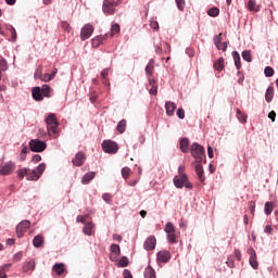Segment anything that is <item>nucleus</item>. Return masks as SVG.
Instances as JSON below:
<instances>
[{
  "mask_svg": "<svg viewBox=\"0 0 278 278\" xmlns=\"http://www.w3.org/2000/svg\"><path fill=\"white\" fill-rule=\"evenodd\" d=\"M130 173H131V169L129 167L122 168V176L124 179H129Z\"/></svg>",
  "mask_w": 278,
  "mask_h": 278,
  "instance_id": "49530a36",
  "label": "nucleus"
},
{
  "mask_svg": "<svg viewBox=\"0 0 278 278\" xmlns=\"http://www.w3.org/2000/svg\"><path fill=\"white\" fill-rule=\"evenodd\" d=\"M118 5V2H112L110 0H104L103 1V7H102V10L104 12V14H109V15H112V14H115L116 13V7Z\"/></svg>",
  "mask_w": 278,
  "mask_h": 278,
  "instance_id": "0eeeda50",
  "label": "nucleus"
},
{
  "mask_svg": "<svg viewBox=\"0 0 278 278\" xmlns=\"http://www.w3.org/2000/svg\"><path fill=\"white\" fill-rule=\"evenodd\" d=\"M116 129L119 134H125V129H127V121L122 119L118 122Z\"/></svg>",
  "mask_w": 278,
  "mask_h": 278,
  "instance_id": "72a5a7b5",
  "label": "nucleus"
},
{
  "mask_svg": "<svg viewBox=\"0 0 278 278\" xmlns=\"http://www.w3.org/2000/svg\"><path fill=\"white\" fill-rule=\"evenodd\" d=\"M41 160H42V156H40V154H36L33 156L34 164H38V162H40Z\"/></svg>",
  "mask_w": 278,
  "mask_h": 278,
  "instance_id": "774afa93",
  "label": "nucleus"
},
{
  "mask_svg": "<svg viewBox=\"0 0 278 278\" xmlns=\"http://www.w3.org/2000/svg\"><path fill=\"white\" fill-rule=\"evenodd\" d=\"M48 135L51 138H54L55 134H58V128L60 127V123L58 122V117L54 113H50L46 118Z\"/></svg>",
  "mask_w": 278,
  "mask_h": 278,
  "instance_id": "f03ea898",
  "label": "nucleus"
},
{
  "mask_svg": "<svg viewBox=\"0 0 278 278\" xmlns=\"http://www.w3.org/2000/svg\"><path fill=\"white\" fill-rule=\"evenodd\" d=\"M220 36H223V34H219V35H215L214 36V38H213V40H214V45L216 46V47H218L222 42H220Z\"/></svg>",
  "mask_w": 278,
  "mask_h": 278,
  "instance_id": "4d7b16f0",
  "label": "nucleus"
},
{
  "mask_svg": "<svg viewBox=\"0 0 278 278\" xmlns=\"http://www.w3.org/2000/svg\"><path fill=\"white\" fill-rule=\"evenodd\" d=\"M40 75H42V65H40L34 74L35 79H40Z\"/></svg>",
  "mask_w": 278,
  "mask_h": 278,
  "instance_id": "6e6d98bb",
  "label": "nucleus"
},
{
  "mask_svg": "<svg viewBox=\"0 0 278 278\" xmlns=\"http://www.w3.org/2000/svg\"><path fill=\"white\" fill-rule=\"evenodd\" d=\"M46 168H47V164L45 163L39 164V166L37 167V175H39V178L42 176Z\"/></svg>",
  "mask_w": 278,
  "mask_h": 278,
  "instance_id": "a18cd8bd",
  "label": "nucleus"
},
{
  "mask_svg": "<svg viewBox=\"0 0 278 278\" xmlns=\"http://www.w3.org/2000/svg\"><path fill=\"white\" fill-rule=\"evenodd\" d=\"M148 81L149 93L153 96L157 94V80H155V78H150Z\"/></svg>",
  "mask_w": 278,
  "mask_h": 278,
  "instance_id": "f3484780",
  "label": "nucleus"
},
{
  "mask_svg": "<svg viewBox=\"0 0 278 278\" xmlns=\"http://www.w3.org/2000/svg\"><path fill=\"white\" fill-rule=\"evenodd\" d=\"M248 8L251 12H260V5L254 0L249 1Z\"/></svg>",
  "mask_w": 278,
  "mask_h": 278,
  "instance_id": "c9c22d12",
  "label": "nucleus"
},
{
  "mask_svg": "<svg viewBox=\"0 0 278 278\" xmlns=\"http://www.w3.org/2000/svg\"><path fill=\"white\" fill-rule=\"evenodd\" d=\"M180 151L182 153H190V140L188 138H182L180 140Z\"/></svg>",
  "mask_w": 278,
  "mask_h": 278,
  "instance_id": "5701e85b",
  "label": "nucleus"
},
{
  "mask_svg": "<svg viewBox=\"0 0 278 278\" xmlns=\"http://www.w3.org/2000/svg\"><path fill=\"white\" fill-rule=\"evenodd\" d=\"M237 118L244 125L247 123L248 115L245 113H242L240 109H237Z\"/></svg>",
  "mask_w": 278,
  "mask_h": 278,
  "instance_id": "e433bc0d",
  "label": "nucleus"
},
{
  "mask_svg": "<svg viewBox=\"0 0 278 278\" xmlns=\"http://www.w3.org/2000/svg\"><path fill=\"white\" fill-rule=\"evenodd\" d=\"M178 177H188V175H186V166L180 165L178 167Z\"/></svg>",
  "mask_w": 278,
  "mask_h": 278,
  "instance_id": "8fccbe9b",
  "label": "nucleus"
},
{
  "mask_svg": "<svg viewBox=\"0 0 278 278\" xmlns=\"http://www.w3.org/2000/svg\"><path fill=\"white\" fill-rule=\"evenodd\" d=\"M31 94L35 101H42V99H45L40 87H34L31 90Z\"/></svg>",
  "mask_w": 278,
  "mask_h": 278,
  "instance_id": "412c9836",
  "label": "nucleus"
},
{
  "mask_svg": "<svg viewBox=\"0 0 278 278\" xmlns=\"http://www.w3.org/2000/svg\"><path fill=\"white\" fill-rule=\"evenodd\" d=\"M155 71V67L153 66V62H150L147 66H146V74L149 79H153V72Z\"/></svg>",
  "mask_w": 278,
  "mask_h": 278,
  "instance_id": "c756f323",
  "label": "nucleus"
},
{
  "mask_svg": "<svg viewBox=\"0 0 278 278\" xmlns=\"http://www.w3.org/2000/svg\"><path fill=\"white\" fill-rule=\"evenodd\" d=\"M39 79H40L41 81H46V83L53 80V79L51 78V74H43V75L41 74V75L39 76Z\"/></svg>",
  "mask_w": 278,
  "mask_h": 278,
  "instance_id": "3c124183",
  "label": "nucleus"
},
{
  "mask_svg": "<svg viewBox=\"0 0 278 278\" xmlns=\"http://www.w3.org/2000/svg\"><path fill=\"white\" fill-rule=\"evenodd\" d=\"M41 94H43V97H47V98L51 97V86L43 85L41 87Z\"/></svg>",
  "mask_w": 278,
  "mask_h": 278,
  "instance_id": "58836bf2",
  "label": "nucleus"
},
{
  "mask_svg": "<svg viewBox=\"0 0 278 278\" xmlns=\"http://www.w3.org/2000/svg\"><path fill=\"white\" fill-rule=\"evenodd\" d=\"M156 260L161 262V264H168V262H170V252L167 250L157 252Z\"/></svg>",
  "mask_w": 278,
  "mask_h": 278,
  "instance_id": "ddd939ff",
  "label": "nucleus"
},
{
  "mask_svg": "<svg viewBox=\"0 0 278 278\" xmlns=\"http://www.w3.org/2000/svg\"><path fill=\"white\" fill-rule=\"evenodd\" d=\"M176 5L180 12H184V8H186V0H176Z\"/></svg>",
  "mask_w": 278,
  "mask_h": 278,
  "instance_id": "de8ad7c7",
  "label": "nucleus"
},
{
  "mask_svg": "<svg viewBox=\"0 0 278 278\" xmlns=\"http://www.w3.org/2000/svg\"><path fill=\"white\" fill-rule=\"evenodd\" d=\"M102 199H103V201H105V203H112V194H110V193H104L102 195Z\"/></svg>",
  "mask_w": 278,
  "mask_h": 278,
  "instance_id": "13d9d810",
  "label": "nucleus"
},
{
  "mask_svg": "<svg viewBox=\"0 0 278 278\" xmlns=\"http://www.w3.org/2000/svg\"><path fill=\"white\" fill-rule=\"evenodd\" d=\"M45 242V238L40 235L36 236L33 240V244L36 249H40Z\"/></svg>",
  "mask_w": 278,
  "mask_h": 278,
  "instance_id": "2f4dec72",
  "label": "nucleus"
},
{
  "mask_svg": "<svg viewBox=\"0 0 278 278\" xmlns=\"http://www.w3.org/2000/svg\"><path fill=\"white\" fill-rule=\"evenodd\" d=\"M265 77H273L275 75V70L270 66H266L264 70Z\"/></svg>",
  "mask_w": 278,
  "mask_h": 278,
  "instance_id": "c03bdc74",
  "label": "nucleus"
},
{
  "mask_svg": "<svg viewBox=\"0 0 278 278\" xmlns=\"http://www.w3.org/2000/svg\"><path fill=\"white\" fill-rule=\"evenodd\" d=\"M248 253L250 255V265L254 270H257V268H260V264L257 263V254L255 253V250L250 247L248 249Z\"/></svg>",
  "mask_w": 278,
  "mask_h": 278,
  "instance_id": "f8f14e48",
  "label": "nucleus"
},
{
  "mask_svg": "<svg viewBox=\"0 0 278 278\" xmlns=\"http://www.w3.org/2000/svg\"><path fill=\"white\" fill-rule=\"evenodd\" d=\"M86 218H88V216L86 215V216H84V215H79V216H77V218H76V222L77 223H86Z\"/></svg>",
  "mask_w": 278,
  "mask_h": 278,
  "instance_id": "69168bd1",
  "label": "nucleus"
},
{
  "mask_svg": "<svg viewBox=\"0 0 278 278\" xmlns=\"http://www.w3.org/2000/svg\"><path fill=\"white\" fill-rule=\"evenodd\" d=\"M237 76L239 77V78H238V84H240V85L244 84V74L239 71V72L237 73Z\"/></svg>",
  "mask_w": 278,
  "mask_h": 278,
  "instance_id": "bf43d9fd",
  "label": "nucleus"
},
{
  "mask_svg": "<svg viewBox=\"0 0 278 278\" xmlns=\"http://www.w3.org/2000/svg\"><path fill=\"white\" fill-rule=\"evenodd\" d=\"M268 118H270V121L275 123V118H277V113L275 111L269 112Z\"/></svg>",
  "mask_w": 278,
  "mask_h": 278,
  "instance_id": "338daca9",
  "label": "nucleus"
},
{
  "mask_svg": "<svg viewBox=\"0 0 278 278\" xmlns=\"http://www.w3.org/2000/svg\"><path fill=\"white\" fill-rule=\"evenodd\" d=\"M273 231H275V229L273 228V226H270V225H266V226H265V228H264V232H265V233L270 235V233H273Z\"/></svg>",
  "mask_w": 278,
  "mask_h": 278,
  "instance_id": "052dcab7",
  "label": "nucleus"
},
{
  "mask_svg": "<svg viewBox=\"0 0 278 278\" xmlns=\"http://www.w3.org/2000/svg\"><path fill=\"white\" fill-rule=\"evenodd\" d=\"M123 276H124V278H134V276H131V271L129 269H124Z\"/></svg>",
  "mask_w": 278,
  "mask_h": 278,
  "instance_id": "0e129e2a",
  "label": "nucleus"
},
{
  "mask_svg": "<svg viewBox=\"0 0 278 278\" xmlns=\"http://www.w3.org/2000/svg\"><path fill=\"white\" fill-rule=\"evenodd\" d=\"M15 169H16V164L12 161H9L0 167V175L2 176L12 175V173H14Z\"/></svg>",
  "mask_w": 278,
  "mask_h": 278,
  "instance_id": "6e6552de",
  "label": "nucleus"
},
{
  "mask_svg": "<svg viewBox=\"0 0 278 278\" xmlns=\"http://www.w3.org/2000/svg\"><path fill=\"white\" fill-rule=\"evenodd\" d=\"M274 98H275V88L268 87L265 93V101L267 103H270V101H273Z\"/></svg>",
  "mask_w": 278,
  "mask_h": 278,
  "instance_id": "cd10ccee",
  "label": "nucleus"
},
{
  "mask_svg": "<svg viewBox=\"0 0 278 278\" xmlns=\"http://www.w3.org/2000/svg\"><path fill=\"white\" fill-rule=\"evenodd\" d=\"M35 268H36V261L30 260V261H28L24 264L23 271L24 273H29V271L31 273V271H34Z\"/></svg>",
  "mask_w": 278,
  "mask_h": 278,
  "instance_id": "b1692460",
  "label": "nucleus"
},
{
  "mask_svg": "<svg viewBox=\"0 0 278 278\" xmlns=\"http://www.w3.org/2000/svg\"><path fill=\"white\" fill-rule=\"evenodd\" d=\"M207 14L208 16H213V17H216L218 16V14H220V10L218 8H211L207 10Z\"/></svg>",
  "mask_w": 278,
  "mask_h": 278,
  "instance_id": "ea45409f",
  "label": "nucleus"
},
{
  "mask_svg": "<svg viewBox=\"0 0 278 278\" xmlns=\"http://www.w3.org/2000/svg\"><path fill=\"white\" fill-rule=\"evenodd\" d=\"M144 278H155V269H153L151 266H148L144 269Z\"/></svg>",
  "mask_w": 278,
  "mask_h": 278,
  "instance_id": "f704fd0d",
  "label": "nucleus"
},
{
  "mask_svg": "<svg viewBox=\"0 0 278 278\" xmlns=\"http://www.w3.org/2000/svg\"><path fill=\"white\" fill-rule=\"evenodd\" d=\"M173 181L175 188H184L185 181H188V176H175Z\"/></svg>",
  "mask_w": 278,
  "mask_h": 278,
  "instance_id": "dca6fc26",
  "label": "nucleus"
},
{
  "mask_svg": "<svg viewBox=\"0 0 278 278\" xmlns=\"http://www.w3.org/2000/svg\"><path fill=\"white\" fill-rule=\"evenodd\" d=\"M9 31H11V40L12 42H16V29L13 26H9Z\"/></svg>",
  "mask_w": 278,
  "mask_h": 278,
  "instance_id": "09e8293b",
  "label": "nucleus"
},
{
  "mask_svg": "<svg viewBox=\"0 0 278 278\" xmlns=\"http://www.w3.org/2000/svg\"><path fill=\"white\" fill-rule=\"evenodd\" d=\"M155 244H157V239L155 236H150L143 243V249L146 251H153L155 249Z\"/></svg>",
  "mask_w": 278,
  "mask_h": 278,
  "instance_id": "2eb2a0df",
  "label": "nucleus"
},
{
  "mask_svg": "<svg viewBox=\"0 0 278 278\" xmlns=\"http://www.w3.org/2000/svg\"><path fill=\"white\" fill-rule=\"evenodd\" d=\"M94 175H96L94 172H89V173L85 174L83 176L81 184H84V186L90 184V181H92V179H94Z\"/></svg>",
  "mask_w": 278,
  "mask_h": 278,
  "instance_id": "bb28decb",
  "label": "nucleus"
},
{
  "mask_svg": "<svg viewBox=\"0 0 278 278\" xmlns=\"http://www.w3.org/2000/svg\"><path fill=\"white\" fill-rule=\"evenodd\" d=\"M85 236H92L94 233V224L92 222L87 223L83 229Z\"/></svg>",
  "mask_w": 278,
  "mask_h": 278,
  "instance_id": "393cba45",
  "label": "nucleus"
},
{
  "mask_svg": "<svg viewBox=\"0 0 278 278\" xmlns=\"http://www.w3.org/2000/svg\"><path fill=\"white\" fill-rule=\"evenodd\" d=\"M108 75H110V68H105L101 72L102 79H108Z\"/></svg>",
  "mask_w": 278,
  "mask_h": 278,
  "instance_id": "680f3d73",
  "label": "nucleus"
},
{
  "mask_svg": "<svg viewBox=\"0 0 278 278\" xmlns=\"http://www.w3.org/2000/svg\"><path fill=\"white\" fill-rule=\"evenodd\" d=\"M165 233H167V240L169 244H177V239L179 238V231L175 230V225L168 222L164 228Z\"/></svg>",
  "mask_w": 278,
  "mask_h": 278,
  "instance_id": "20e7f679",
  "label": "nucleus"
},
{
  "mask_svg": "<svg viewBox=\"0 0 278 278\" xmlns=\"http://www.w3.org/2000/svg\"><path fill=\"white\" fill-rule=\"evenodd\" d=\"M61 27L62 29H64V31L71 33V24H68V22H62L61 23Z\"/></svg>",
  "mask_w": 278,
  "mask_h": 278,
  "instance_id": "5fc2aeb1",
  "label": "nucleus"
},
{
  "mask_svg": "<svg viewBox=\"0 0 278 278\" xmlns=\"http://www.w3.org/2000/svg\"><path fill=\"white\" fill-rule=\"evenodd\" d=\"M190 153L195 160V164L205 162V148L197 142H193L190 148Z\"/></svg>",
  "mask_w": 278,
  "mask_h": 278,
  "instance_id": "f257e3e1",
  "label": "nucleus"
},
{
  "mask_svg": "<svg viewBox=\"0 0 278 278\" xmlns=\"http://www.w3.org/2000/svg\"><path fill=\"white\" fill-rule=\"evenodd\" d=\"M30 151H34V153H42L45 149H47V142L41 141L39 139H31L29 141Z\"/></svg>",
  "mask_w": 278,
  "mask_h": 278,
  "instance_id": "39448f33",
  "label": "nucleus"
},
{
  "mask_svg": "<svg viewBox=\"0 0 278 278\" xmlns=\"http://www.w3.org/2000/svg\"><path fill=\"white\" fill-rule=\"evenodd\" d=\"M176 114L178 118H180V121H184V118H186V111H184V109H178Z\"/></svg>",
  "mask_w": 278,
  "mask_h": 278,
  "instance_id": "864d4df0",
  "label": "nucleus"
},
{
  "mask_svg": "<svg viewBox=\"0 0 278 278\" xmlns=\"http://www.w3.org/2000/svg\"><path fill=\"white\" fill-rule=\"evenodd\" d=\"M105 40H108V34L104 36H98L94 39H92V45L93 47H101V45H103Z\"/></svg>",
  "mask_w": 278,
  "mask_h": 278,
  "instance_id": "a878e982",
  "label": "nucleus"
},
{
  "mask_svg": "<svg viewBox=\"0 0 278 278\" xmlns=\"http://www.w3.org/2000/svg\"><path fill=\"white\" fill-rule=\"evenodd\" d=\"M236 260L238 262L242 260V253L240 252V250H235L233 254L228 256V260L226 262L227 266H229V268H233L236 266Z\"/></svg>",
  "mask_w": 278,
  "mask_h": 278,
  "instance_id": "9d476101",
  "label": "nucleus"
},
{
  "mask_svg": "<svg viewBox=\"0 0 278 278\" xmlns=\"http://www.w3.org/2000/svg\"><path fill=\"white\" fill-rule=\"evenodd\" d=\"M92 34H94V27L90 24H87L80 30V39L88 40Z\"/></svg>",
  "mask_w": 278,
  "mask_h": 278,
  "instance_id": "9b49d317",
  "label": "nucleus"
},
{
  "mask_svg": "<svg viewBox=\"0 0 278 278\" xmlns=\"http://www.w3.org/2000/svg\"><path fill=\"white\" fill-rule=\"evenodd\" d=\"M265 214L267 216H270V214H273V202L265 203Z\"/></svg>",
  "mask_w": 278,
  "mask_h": 278,
  "instance_id": "79ce46f5",
  "label": "nucleus"
},
{
  "mask_svg": "<svg viewBox=\"0 0 278 278\" xmlns=\"http://www.w3.org/2000/svg\"><path fill=\"white\" fill-rule=\"evenodd\" d=\"M86 162V153L84 152H78L74 159H72V164L73 166H84Z\"/></svg>",
  "mask_w": 278,
  "mask_h": 278,
  "instance_id": "4468645a",
  "label": "nucleus"
},
{
  "mask_svg": "<svg viewBox=\"0 0 278 278\" xmlns=\"http://www.w3.org/2000/svg\"><path fill=\"white\" fill-rule=\"evenodd\" d=\"M17 176L20 179H27V181H38L40 179V175L36 172V169H29L27 167L17 169Z\"/></svg>",
  "mask_w": 278,
  "mask_h": 278,
  "instance_id": "7ed1b4c3",
  "label": "nucleus"
},
{
  "mask_svg": "<svg viewBox=\"0 0 278 278\" xmlns=\"http://www.w3.org/2000/svg\"><path fill=\"white\" fill-rule=\"evenodd\" d=\"M121 255V247L116 243L111 244V260H118Z\"/></svg>",
  "mask_w": 278,
  "mask_h": 278,
  "instance_id": "aec40b11",
  "label": "nucleus"
},
{
  "mask_svg": "<svg viewBox=\"0 0 278 278\" xmlns=\"http://www.w3.org/2000/svg\"><path fill=\"white\" fill-rule=\"evenodd\" d=\"M218 51H227V42H222L217 47Z\"/></svg>",
  "mask_w": 278,
  "mask_h": 278,
  "instance_id": "e2e57ef3",
  "label": "nucleus"
},
{
  "mask_svg": "<svg viewBox=\"0 0 278 278\" xmlns=\"http://www.w3.org/2000/svg\"><path fill=\"white\" fill-rule=\"evenodd\" d=\"M195 173L200 181H205V172L203 170V165H201V163L195 164Z\"/></svg>",
  "mask_w": 278,
  "mask_h": 278,
  "instance_id": "4be33fe9",
  "label": "nucleus"
},
{
  "mask_svg": "<svg viewBox=\"0 0 278 278\" xmlns=\"http://www.w3.org/2000/svg\"><path fill=\"white\" fill-rule=\"evenodd\" d=\"M52 271L59 276L64 275V273H66V265H64V263H56L53 265Z\"/></svg>",
  "mask_w": 278,
  "mask_h": 278,
  "instance_id": "a211bd4d",
  "label": "nucleus"
},
{
  "mask_svg": "<svg viewBox=\"0 0 278 278\" xmlns=\"http://www.w3.org/2000/svg\"><path fill=\"white\" fill-rule=\"evenodd\" d=\"M102 149L104 153H118V144L112 140H104L102 142Z\"/></svg>",
  "mask_w": 278,
  "mask_h": 278,
  "instance_id": "423d86ee",
  "label": "nucleus"
},
{
  "mask_svg": "<svg viewBox=\"0 0 278 278\" xmlns=\"http://www.w3.org/2000/svg\"><path fill=\"white\" fill-rule=\"evenodd\" d=\"M30 225H31V222H29V220H22L16 226L17 238H23V236H25V233L27 232V229H29Z\"/></svg>",
  "mask_w": 278,
  "mask_h": 278,
  "instance_id": "1a4fd4ad",
  "label": "nucleus"
},
{
  "mask_svg": "<svg viewBox=\"0 0 278 278\" xmlns=\"http://www.w3.org/2000/svg\"><path fill=\"white\" fill-rule=\"evenodd\" d=\"M213 68L215 71H223L225 68V59L219 58L217 61L214 62Z\"/></svg>",
  "mask_w": 278,
  "mask_h": 278,
  "instance_id": "c85d7f7f",
  "label": "nucleus"
},
{
  "mask_svg": "<svg viewBox=\"0 0 278 278\" xmlns=\"http://www.w3.org/2000/svg\"><path fill=\"white\" fill-rule=\"evenodd\" d=\"M27 153H29V148H27V146L23 144L21 154H20L21 162H25V160L27 159Z\"/></svg>",
  "mask_w": 278,
  "mask_h": 278,
  "instance_id": "473e14b6",
  "label": "nucleus"
},
{
  "mask_svg": "<svg viewBox=\"0 0 278 278\" xmlns=\"http://www.w3.org/2000/svg\"><path fill=\"white\" fill-rule=\"evenodd\" d=\"M121 33V25L118 24H113L112 27H111V34L110 36H116V34H119Z\"/></svg>",
  "mask_w": 278,
  "mask_h": 278,
  "instance_id": "a19ab883",
  "label": "nucleus"
},
{
  "mask_svg": "<svg viewBox=\"0 0 278 278\" xmlns=\"http://www.w3.org/2000/svg\"><path fill=\"white\" fill-rule=\"evenodd\" d=\"M242 59L245 61V62H252L253 59L251 58V51L249 50H245L242 52Z\"/></svg>",
  "mask_w": 278,
  "mask_h": 278,
  "instance_id": "37998d69",
  "label": "nucleus"
},
{
  "mask_svg": "<svg viewBox=\"0 0 278 278\" xmlns=\"http://www.w3.org/2000/svg\"><path fill=\"white\" fill-rule=\"evenodd\" d=\"M232 58L235 60V66L238 71H240V68H242V63L240 61V53H238V51H233L232 52Z\"/></svg>",
  "mask_w": 278,
  "mask_h": 278,
  "instance_id": "7c9ffc66",
  "label": "nucleus"
},
{
  "mask_svg": "<svg viewBox=\"0 0 278 278\" xmlns=\"http://www.w3.org/2000/svg\"><path fill=\"white\" fill-rule=\"evenodd\" d=\"M165 110L167 116H175V110H177V104L175 102H166L165 103Z\"/></svg>",
  "mask_w": 278,
  "mask_h": 278,
  "instance_id": "6ab92c4d",
  "label": "nucleus"
},
{
  "mask_svg": "<svg viewBox=\"0 0 278 278\" xmlns=\"http://www.w3.org/2000/svg\"><path fill=\"white\" fill-rule=\"evenodd\" d=\"M0 71L2 72L8 71V61H5V59L0 60Z\"/></svg>",
  "mask_w": 278,
  "mask_h": 278,
  "instance_id": "603ef678",
  "label": "nucleus"
},
{
  "mask_svg": "<svg viewBox=\"0 0 278 278\" xmlns=\"http://www.w3.org/2000/svg\"><path fill=\"white\" fill-rule=\"evenodd\" d=\"M117 266H118L119 268H127V266H129V258H128L127 256H123V257L119 260Z\"/></svg>",
  "mask_w": 278,
  "mask_h": 278,
  "instance_id": "4c0bfd02",
  "label": "nucleus"
}]
</instances>
